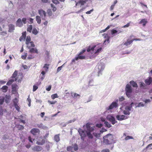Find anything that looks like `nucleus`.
<instances>
[{
  "mask_svg": "<svg viewBox=\"0 0 152 152\" xmlns=\"http://www.w3.org/2000/svg\"><path fill=\"white\" fill-rule=\"evenodd\" d=\"M83 127L85 129V131L82 130L81 129H79L78 130V132L81 136V139L83 140L84 137L87 136L89 143L92 144L94 143L96 141V139L94 138L93 135L91 133L94 130V126L92 124L88 123L86 125H84Z\"/></svg>",
  "mask_w": 152,
  "mask_h": 152,
  "instance_id": "obj_2",
  "label": "nucleus"
},
{
  "mask_svg": "<svg viewBox=\"0 0 152 152\" xmlns=\"http://www.w3.org/2000/svg\"><path fill=\"white\" fill-rule=\"evenodd\" d=\"M8 87L6 86H4L2 88V91L3 92H6L8 89Z\"/></svg>",
  "mask_w": 152,
  "mask_h": 152,
  "instance_id": "obj_41",
  "label": "nucleus"
},
{
  "mask_svg": "<svg viewBox=\"0 0 152 152\" xmlns=\"http://www.w3.org/2000/svg\"><path fill=\"white\" fill-rule=\"evenodd\" d=\"M96 67L98 69V76L100 75V74H102L101 72L105 68V65L104 63L100 62L98 64V65L96 66Z\"/></svg>",
  "mask_w": 152,
  "mask_h": 152,
  "instance_id": "obj_6",
  "label": "nucleus"
},
{
  "mask_svg": "<svg viewBox=\"0 0 152 152\" xmlns=\"http://www.w3.org/2000/svg\"><path fill=\"white\" fill-rule=\"evenodd\" d=\"M38 87L37 86L34 85L33 87V91H35L38 88Z\"/></svg>",
  "mask_w": 152,
  "mask_h": 152,
  "instance_id": "obj_57",
  "label": "nucleus"
},
{
  "mask_svg": "<svg viewBox=\"0 0 152 152\" xmlns=\"http://www.w3.org/2000/svg\"><path fill=\"white\" fill-rule=\"evenodd\" d=\"M122 31L120 30H116L113 29L111 30V34H118L120 33H121Z\"/></svg>",
  "mask_w": 152,
  "mask_h": 152,
  "instance_id": "obj_25",
  "label": "nucleus"
},
{
  "mask_svg": "<svg viewBox=\"0 0 152 152\" xmlns=\"http://www.w3.org/2000/svg\"><path fill=\"white\" fill-rule=\"evenodd\" d=\"M38 13L41 17L42 19L43 20H46V13L45 11L42 10H38Z\"/></svg>",
  "mask_w": 152,
  "mask_h": 152,
  "instance_id": "obj_8",
  "label": "nucleus"
},
{
  "mask_svg": "<svg viewBox=\"0 0 152 152\" xmlns=\"http://www.w3.org/2000/svg\"><path fill=\"white\" fill-rule=\"evenodd\" d=\"M40 131L38 129L33 128L31 131V132L34 135H36L39 133Z\"/></svg>",
  "mask_w": 152,
  "mask_h": 152,
  "instance_id": "obj_14",
  "label": "nucleus"
},
{
  "mask_svg": "<svg viewBox=\"0 0 152 152\" xmlns=\"http://www.w3.org/2000/svg\"><path fill=\"white\" fill-rule=\"evenodd\" d=\"M111 26H107V27L106 28H105L104 29V30H103L102 31H100V33H102V32H104L105 31H107V30Z\"/></svg>",
  "mask_w": 152,
  "mask_h": 152,
  "instance_id": "obj_47",
  "label": "nucleus"
},
{
  "mask_svg": "<svg viewBox=\"0 0 152 152\" xmlns=\"http://www.w3.org/2000/svg\"><path fill=\"white\" fill-rule=\"evenodd\" d=\"M51 97L52 99H54L55 98H58V96L57 94H54L52 95L51 96Z\"/></svg>",
  "mask_w": 152,
  "mask_h": 152,
  "instance_id": "obj_46",
  "label": "nucleus"
},
{
  "mask_svg": "<svg viewBox=\"0 0 152 152\" xmlns=\"http://www.w3.org/2000/svg\"><path fill=\"white\" fill-rule=\"evenodd\" d=\"M4 101V98L3 96L0 97V104H3Z\"/></svg>",
  "mask_w": 152,
  "mask_h": 152,
  "instance_id": "obj_45",
  "label": "nucleus"
},
{
  "mask_svg": "<svg viewBox=\"0 0 152 152\" xmlns=\"http://www.w3.org/2000/svg\"><path fill=\"white\" fill-rule=\"evenodd\" d=\"M31 40V39L30 37L29 36H27L26 39V44H27L28 43L30 42Z\"/></svg>",
  "mask_w": 152,
  "mask_h": 152,
  "instance_id": "obj_40",
  "label": "nucleus"
},
{
  "mask_svg": "<svg viewBox=\"0 0 152 152\" xmlns=\"http://www.w3.org/2000/svg\"><path fill=\"white\" fill-rule=\"evenodd\" d=\"M134 40L132 39L130 40L129 39L127 40V41L125 42H123L122 43V45H125L126 46H128L130 44H131L133 41Z\"/></svg>",
  "mask_w": 152,
  "mask_h": 152,
  "instance_id": "obj_16",
  "label": "nucleus"
},
{
  "mask_svg": "<svg viewBox=\"0 0 152 152\" xmlns=\"http://www.w3.org/2000/svg\"><path fill=\"white\" fill-rule=\"evenodd\" d=\"M147 23V20L146 19H142L139 22V24H142V26L144 27L145 26L146 24Z\"/></svg>",
  "mask_w": 152,
  "mask_h": 152,
  "instance_id": "obj_20",
  "label": "nucleus"
},
{
  "mask_svg": "<svg viewBox=\"0 0 152 152\" xmlns=\"http://www.w3.org/2000/svg\"><path fill=\"white\" fill-rule=\"evenodd\" d=\"M18 129L19 130H21L23 129L24 127L22 125H18Z\"/></svg>",
  "mask_w": 152,
  "mask_h": 152,
  "instance_id": "obj_49",
  "label": "nucleus"
},
{
  "mask_svg": "<svg viewBox=\"0 0 152 152\" xmlns=\"http://www.w3.org/2000/svg\"><path fill=\"white\" fill-rule=\"evenodd\" d=\"M85 3V1L83 0H80L76 3L75 6H81V5L84 4Z\"/></svg>",
  "mask_w": 152,
  "mask_h": 152,
  "instance_id": "obj_28",
  "label": "nucleus"
},
{
  "mask_svg": "<svg viewBox=\"0 0 152 152\" xmlns=\"http://www.w3.org/2000/svg\"><path fill=\"white\" fill-rule=\"evenodd\" d=\"M109 42V37H108L107 39H106L104 41V43L106 44L107 43L108 44Z\"/></svg>",
  "mask_w": 152,
  "mask_h": 152,
  "instance_id": "obj_55",
  "label": "nucleus"
},
{
  "mask_svg": "<svg viewBox=\"0 0 152 152\" xmlns=\"http://www.w3.org/2000/svg\"><path fill=\"white\" fill-rule=\"evenodd\" d=\"M52 1L53 3L55 4H58L59 2L57 0H52Z\"/></svg>",
  "mask_w": 152,
  "mask_h": 152,
  "instance_id": "obj_63",
  "label": "nucleus"
},
{
  "mask_svg": "<svg viewBox=\"0 0 152 152\" xmlns=\"http://www.w3.org/2000/svg\"><path fill=\"white\" fill-rule=\"evenodd\" d=\"M31 32L33 34L36 35L38 33L39 31L36 28H34Z\"/></svg>",
  "mask_w": 152,
  "mask_h": 152,
  "instance_id": "obj_36",
  "label": "nucleus"
},
{
  "mask_svg": "<svg viewBox=\"0 0 152 152\" xmlns=\"http://www.w3.org/2000/svg\"><path fill=\"white\" fill-rule=\"evenodd\" d=\"M118 106V104L116 102H113L112 104L108 107L106 108L107 110H109L112 109L114 108H116Z\"/></svg>",
  "mask_w": 152,
  "mask_h": 152,
  "instance_id": "obj_10",
  "label": "nucleus"
},
{
  "mask_svg": "<svg viewBox=\"0 0 152 152\" xmlns=\"http://www.w3.org/2000/svg\"><path fill=\"white\" fill-rule=\"evenodd\" d=\"M30 50L29 52L30 53H38L37 50L36 48H32L29 49Z\"/></svg>",
  "mask_w": 152,
  "mask_h": 152,
  "instance_id": "obj_26",
  "label": "nucleus"
},
{
  "mask_svg": "<svg viewBox=\"0 0 152 152\" xmlns=\"http://www.w3.org/2000/svg\"><path fill=\"white\" fill-rule=\"evenodd\" d=\"M143 101L145 102L146 104L150 103L151 102V100L149 99H146L145 100H143Z\"/></svg>",
  "mask_w": 152,
  "mask_h": 152,
  "instance_id": "obj_51",
  "label": "nucleus"
},
{
  "mask_svg": "<svg viewBox=\"0 0 152 152\" xmlns=\"http://www.w3.org/2000/svg\"><path fill=\"white\" fill-rule=\"evenodd\" d=\"M131 85L134 87H137V83L134 81H131L130 82Z\"/></svg>",
  "mask_w": 152,
  "mask_h": 152,
  "instance_id": "obj_34",
  "label": "nucleus"
},
{
  "mask_svg": "<svg viewBox=\"0 0 152 152\" xmlns=\"http://www.w3.org/2000/svg\"><path fill=\"white\" fill-rule=\"evenodd\" d=\"M47 13L49 16H51L52 15V12L50 9H48L47 10Z\"/></svg>",
  "mask_w": 152,
  "mask_h": 152,
  "instance_id": "obj_43",
  "label": "nucleus"
},
{
  "mask_svg": "<svg viewBox=\"0 0 152 152\" xmlns=\"http://www.w3.org/2000/svg\"><path fill=\"white\" fill-rule=\"evenodd\" d=\"M26 44L27 45V47L29 49H30L31 47H34L35 46L34 42L32 41L31 42Z\"/></svg>",
  "mask_w": 152,
  "mask_h": 152,
  "instance_id": "obj_27",
  "label": "nucleus"
},
{
  "mask_svg": "<svg viewBox=\"0 0 152 152\" xmlns=\"http://www.w3.org/2000/svg\"><path fill=\"white\" fill-rule=\"evenodd\" d=\"M7 34L6 31H3L0 32V34L3 36H5Z\"/></svg>",
  "mask_w": 152,
  "mask_h": 152,
  "instance_id": "obj_60",
  "label": "nucleus"
},
{
  "mask_svg": "<svg viewBox=\"0 0 152 152\" xmlns=\"http://www.w3.org/2000/svg\"><path fill=\"white\" fill-rule=\"evenodd\" d=\"M65 63L62 66H59V67H58V68H57V72H58L59 71H60L61 70V69L63 67V66H64V65Z\"/></svg>",
  "mask_w": 152,
  "mask_h": 152,
  "instance_id": "obj_50",
  "label": "nucleus"
},
{
  "mask_svg": "<svg viewBox=\"0 0 152 152\" xmlns=\"http://www.w3.org/2000/svg\"><path fill=\"white\" fill-rule=\"evenodd\" d=\"M107 118L113 125L117 122V121H116L115 118L112 115H108L107 117Z\"/></svg>",
  "mask_w": 152,
  "mask_h": 152,
  "instance_id": "obj_11",
  "label": "nucleus"
},
{
  "mask_svg": "<svg viewBox=\"0 0 152 152\" xmlns=\"http://www.w3.org/2000/svg\"><path fill=\"white\" fill-rule=\"evenodd\" d=\"M144 104L142 102H140L137 104V105L136 106V107H143L145 106Z\"/></svg>",
  "mask_w": 152,
  "mask_h": 152,
  "instance_id": "obj_39",
  "label": "nucleus"
},
{
  "mask_svg": "<svg viewBox=\"0 0 152 152\" xmlns=\"http://www.w3.org/2000/svg\"><path fill=\"white\" fill-rule=\"evenodd\" d=\"M36 125L37 126H36L41 129H45L46 128V127L44 125L42 124H36Z\"/></svg>",
  "mask_w": 152,
  "mask_h": 152,
  "instance_id": "obj_32",
  "label": "nucleus"
},
{
  "mask_svg": "<svg viewBox=\"0 0 152 152\" xmlns=\"http://www.w3.org/2000/svg\"><path fill=\"white\" fill-rule=\"evenodd\" d=\"M140 87L142 89H145L146 88V85L143 82H140Z\"/></svg>",
  "mask_w": 152,
  "mask_h": 152,
  "instance_id": "obj_31",
  "label": "nucleus"
},
{
  "mask_svg": "<svg viewBox=\"0 0 152 152\" xmlns=\"http://www.w3.org/2000/svg\"><path fill=\"white\" fill-rule=\"evenodd\" d=\"M48 102L51 104H54L56 103L57 102L56 101H51L50 100H48Z\"/></svg>",
  "mask_w": 152,
  "mask_h": 152,
  "instance_id": "obj_62",
  "label": "nucleus"
},
{
  "mask_svg": "<svg viewBox=\"0 0 152 152\" xmlns=\"http://www.w3.org/2000/svg\"><path fill=\"white\" fill-rule=\"evenodd\" d=\"M54 140L57 142L59 141L60 139L59 134L56 135L54 137Z\"/></svg>",
  "mask_w": 152,
  "mask_h": 152,
  "instance_id": "obj_35",
  "label": "nucleus"
},
{
  "mask_svg": "<svg viewBox=\"0 0 152 152\" xmlns=\"http://www.w3.org/2000/svg\"><path fill=\"white\" fill-rule=\"evenodd\" d=\"M104 142L106 144H110L116 142L115 140H114L113 136L109 134L103 137Z\"/></svg>",
  "mask_w": 152,
  "mask_h": 152,
  "instance_id": "obj_4",
  "label": "nucleus"
},
{
  "mask_svg": "<svg viewBox=\"0 0 152 152\" xmlns=\"http://www.w3.org/2000/svg\"><path fill=\"white\" fill-rule=\"evenodd\" d=\"M17 78H15V79H10L9 80V81L7 83V85L8 86H9L11 85L14 81H16L17 80Z\"/></svg>",
  "mask_w": 152,
  "mask_h": 152,
  "instance_id": "obj_29",
  "label": "nucleus"
},
{
  "mask_svg": "<svg viewBox=\"0 0 152 152\" xmlns=\"http://www.w3.org/2000/svg\"><path fill=\"white\" fill-rule=\"evenodd\" d=\"M12 92L13 93L15 94L17 93L18 89V86L16 84H13L12 85Z\"/></svg>",
  "mask_w": 152,
  "mask_h": 152,
  "instance_id": "obj_13",
  "label": "nucleus"
},
{
  "mask_svg": "<svg viewBox=\"0 0 152 152\" xmlns=\"http://www.w3.org/2000/svg\"><path fill=\"white\" fill-rule=\"evenodd\" d=\"M102 49V48H98V47L96 45L92 47L89 46L87 49V51L88 52H90L91 53L90 58H92L95 57L98 54Z\"/></svg>",
  "mask_w": 152,
  "mask_h": 152,
  "instance_id": "obj_3",
  "label": "nucleus"
},
{
  "mask_svg": "<svg viewBox=\"0 0 152 152\" xmlns=\"http://www.w3.org/2000/svg\"><path fill=\"white\" fill-rule=\"evenodd\" d=\"M131 139H133V137L131 136H128L125 138V140H126Z\"/></svg>",
  "mask_w": 152,
  "mask_h": 152,
  "instance_id": "obj_58",
  "label": "nucleus"
},
{
  "mask_svg": "<svg viewBox=\"0 0 152 152\" xmlns=\"http://www.w3.org/2000/svg\"><path fill=\"white\" fill-rule=\"evenodd\" d=\"M16 109L18 111H19L20 107L17 104L14 105Z\"/></svg>",
  "mask_w": 152,
  "mask_h": 152,
  "instance_id": "obj_59",
  "label": "nucleus"
},
{
  "mask_svg": "<svg viewBox=\"0 0 152 152\" xmlns=\"http://www.w3.org/2000/svg\"><path fill=\"white\" fill-rule=\"evenodd\" d=\"M45 142V140L42 136L38 137L36 143L38 145H43Z\"/></svg>",
  "mask_w": 152,
  "mask_h": 152,
  "instance_id": "obj_9",
  "label": "nucleus"
},
{
  "mask_svg": "<svg viewBox=\"0 0 152 152\" xmlns=\"http://www.w3.org/2000/svg\"><path fill=\"white\" fill-rule=\"evenodd\" d=\"M150 75V77L146 79L145 81V83L147 85L152 84V77Z\"/></svg>",
  "mask_w": 152,
  "mask_h": 152,
  "instance_id": "obj_15",
  "label": "nucleus"
},
{
  "mask_svg": "<svg viewBox=\"0 0 152 152\" xmlns=\"http://www.w3.org/2000/svg\"><path fill=\"white\" fill-rule=\"evenodd\" d=\"M83 127L85 129V131L82 130L81 129H79L78 130V132L81 136V139L83 140L84 137L87 136L89 143L92 144L94 143L96 141V139L94 138L93 135L91 133L94 130V126L92 124L88 123L86 125H84Z\"/></svg>",
  "mask_w": 152,
  "mask_h": 152,
  "instance_id": "obj_1",
  "label": "nucleus"
},
{
  "mask_svg": "<svg viewBox=\"0 0 152 152\" xmlns=\"http://www.w3.org/2000/svg\"><path fill=\"white\" fill-rule=\"evenodd\" d=\"M125 100L124 98L122 96H121L119 97V101L120 102H122Z\"/></svg>",
  "mask_w": 152,
  "mask_h": 152,
  "instance_id": "obj_56",
  "label": "nucleus"
},
{
  "mask_svg": "<svg viewBox=\"0 0 152 152\" xmlns=\"http://www.w3.org/2000/svg\"><path fill=\"white\" fill-rule=\"evenodd\" d=\"M42 148L41 146H36L32 148V150L35 151H39L42 150Z\"/></svg>",
  "mask_w": 152,
  "mask_h": 152,
  "instance_id": "obj_21",
  "label": "nucleus"
},
{
  "mask_svg": "<svg viewBox=\"0 0 152 152\" xmlns=\"http://www.w3.org/2000/svg\"><path fill=\"white\" fill-rule=\"evenodd\" d=\"M125 90L126 96L129 97H130L132 91L130 85L129 84H127L126 86Z\"/></svg>",
  "mask_w": 152,
  "mask_h": 152,
  "instance_id": "obj_7",
  "label": "nucleus"
},
{
  "mask_svg": "<svg viewBox=\"0 0 152 152\" xmlns=\"http://www.w3.org/2000/svg\"><path fill=\"white\" fill-rule=\"evenodd\" d=\"M32 25H30L28 26L27 28V31L31 33L32 31Z\"/></svg>",
  "mask_w": 152,
  "mask_h": 152,
  "instance_id": "obj_37",
  "label": "nucleus"
},
{
  "mask_svg": "<svg viewBox=\"0 0 152 152\" xmlns=\"http://www.w3.org/2000/svg\"><path fill=\"white\" fill-rule=\"evenodd\" d=\"M9 28L8 31L12 32L15 29V26L12 24H10L9 25Z\"/></svg>",
  "mask_w": 152,
  "mask_h": 152,
  "instance_id": "obj_19",
  "label": "nucleus"
},
{
  "mask_svg": "<svg viewBox=\"0 0 152 152\" xmlns=\"http://www.w3.org/2000/svg\"><path fill=\"white\" fill-rule=\"evenodd\" d=\"M86 56L84 55H82L81 54H78L77 56L75 57L76 60H78L79 59H85Z\"/></svg>",
  "mask_w": 152,
  "mask_h": 152,
  "instance_id": "obj_17",
  "label": "nucleus"
},
{
  "mask_svg": "<svg viewBox=\"0 0 152 152\" xmlns=\"http://www.w3.org/2000/svg\"><path fill=\"white\" fill-rule=\"evenodd\" d=\"M18 102V98L17 97L15 98L13 100V103L14 105L17 104Z\"/></svg>",
  "mask_w": 152,
  "mask_h": 152,
  "instance_id": "obj_44",
  "label": "nucleus"
},
{
  "mask_svg": "<svg viewBox=\"0 0 152 152\" xmlns=\"http://www.w3.org/2000/svg\"><path fill=\"white\" fill-rule=\"evenodd\" d=\"M26 37V32H24L23 33L22 36L20 37L19 40L20 41H24Z\"/></svg>",
  "mask_w": 152,
  "mask_h": 152,
  "instance_id": "obj_23",
  "label": "nucleus"
},
{
  "mask_svg": "<svg viewBox=\"0 0 152 152\" xmlns=\"http://www.w3.org/2000/svg\"><path fill=\"white\" fill-rule=\"evenodd\" d=\"M102 121H104V124H105V126L107 128H110L112 126V125L110 124L107 121H105V120L104 119H102Z\"/></svg>",
  "mask_w": 152,
  "mask_h": 152,
  "instance_id": "obj_24",
  "label": "nucleus"
},
{
  "mask_svg": "<svg viewBox=\"0 0 152 152\" xmlns=\"http://www.w3.org/2000/svg\"><path fill=\"white\" fill-rule=\"evenodd\" d=\"M128 103L127 102L125 101L123 103L122 105L123 106H126L125 107V110L123 111V113L125 115H129L130 113V111L131 110L133 105L134 104L133 102H132L129 105H127Z\"/></svg>",
  "mask_w": 152,
  "mask_h": 152,
  "instance_id": "obj_5",
  "label": "nucleus"
},
{
  "mask_svg": "<svg viewBox=\"0 0 152 152\" xmlns=\"http://www.w3.org/2000/svg\"><path fill=\"white\" fill-rule=\"evenodd\" d=\"M49 64H45L44 66L43 67V69L45 71H48L49 68Z\"/></svg>",
  "mask_w": 152,
  "mask_h": 152,
  "instance_id": "obj_38",
  "label": "nucleus"
},
{
  "mask_svg": "<svg viewBox=\"0 0 152 152\" xmlns=\"http://www.w3.org/2000/svg\"><path fill=\"white\" fill-rule=\"evenodd\" d=\"M116 118L119 121H122L127 118V116L124 115H118L116 116Z\"/></svg>",
  "mask_w": 152,
  "mask_h": 152,
  "instance_id": "obj_12",
  "label": "nucleus"
},
{
  "mask_svg": "<svg viewBox=\"0 0 152 152\" xmlns=\"http://www.w3.org/2000/svg\"><path fill=\"white\" fill-rule=\"evenodd\" d=\"M101 152H109V150L108 149H106L102 150Z\"/></svg>",
  "mask_w": 152,
  "mask_h": 152,
  "instance_id": "obj_64",
  "label": "nucleus"
},
{
  "mask_svg": "<svg viewBox=\"0 0 152 152\" xmlns=\"http://www.w3.org/2000/svg\"><path fill=\"white\" fill-rule=\"evenodd\" d=\"M74 149L75 151H76L78 150V146L76 144H75L73 146Z\"/></svg>",
  "mask_w": 152,
  "mask_h": 152,
  "instance_id": "obj_52",
  "label": "nucleus"
},
{
  "mask_svg": "<svg viewBox=\"0 0 152 152\" xmlns=\"http://www.w3.org/2000/svg\"><path fill=\"white\" fill-rule=\"evenodd\" d=\"M80 95L77 94L75 93L74 94L73 97L75 98H77V97H78V98L79 97Z\"/></svg>",
  "mask_w": 152,
  "mask_h": 152,
  "instance_id": "obj_53",
  "label": "nucleus"
},
{
  "mask_svg": "<svg viewBox=\"0 0 152 152\" xmlns=\"http://www.w3.org/2000/svg\"><path fill=\"white\" fill-rule=\"evenodd\" d=\"M17 72L16 71H15L13 74L12 77L13 79H15V78H16V77L17 75Z\"/></svg>",
  "mask_w": 152,
  "mask_h": 152,
  "instance_id": "obj_42",
  "label": "nucleus"
},
{
  "mask_svg": "<svg viewBox=\"0 0 152 152\" xmlns=\"http://www.w3.org/2000/svg\"><path fill=\"white\" fill-rule=\"evenodd\" d=\"M93 135L95 137V138L94 137V138L96 139V140L97 139H99L100 137L101 134H102L100 132L99 133L94 132L93 133Z\"/></svg>",
  "mask_w": 152,
  "mask_h": 152,
  "instance_id": "obj_22",
  "label": "nucleus"
},
{
  "mask_svg": "<svg viewBox=\"0 0 152 152\" xmlns=\"http://www.w3.org/2000/svg\"><path fill=\"white\" fill-rule=\"evenodd\" d=\"M16 25L19 27H21L23 26V23L20 18H19L16 21Z\"/></svg>",
  "mask_w": 152,
  "mask_h": 152,
  "instance_id": "obj_18",
  "label": "nucleus"
},
{
  "mask_svg": "<svg viewBox=\"0 0 152 152\" xmlns=\"http://www.w3.org/2000/svg\"><path fill=\"white\" fill-rule=\"evenodd\" d=\"M107 130L105 129L104 128H102L101 130L100 131V132L101 133V134H102L103 132H106L107 131Z\"/></svg>",
  "mask_w": 152,
  "mask_h": 152,
  "instance_id": "obj_54",
  "label": "nucleus"
},
{
  "mask_svg": "<svg viewBox=\"0 0 152 152\" xmlns=\"http://www.w3.org/2000/svg\"><path fill=\"white\" fill-rule=\"evenodd\" d=\"M93 80L92 79L90 80L88 82V84L90 86H92L93 85Z\"/></svg>",
  "mask_w": 152,
  "mask_h": 152,
  "instance_id": "obj_48",
  "label": "nucleus"
},
{
  "mask_svg": "<svg viewBox=\"0 0 152 152\" xmlns=\"http://www.w3.org/2000/svg\"><path fill=\"white\" fill-rule=\"evenodd\" d=\"M22 22L24 24H26V19L25 18H23L22 19Z\"/></svg>",
  "mask_w": 152,
  "mask_h": 152,
  "instance_id": "obj_61",
  "label": "nucleus"
},
{
  "mask_svg": "<svg viewBox=\"0 0 152 152\" xmlns=\"http://www.w3.org/2000/svg\"><path fill=\"white\" fill-rule=\"evenodd\" d=\"M10 99V96L9 95H6L5 98H4V100L5 102L7 103L9 102Z\"/></svg>",
  "mask_w": 152,
  "mask_h": 152,
  "instance_id": "obj_30",
  "label": "nucleus"
},
{
  "mask_svg": "<svg viewBox=\"0 0 152 152\" xmlns=\"http://www.w3.org/2000/svg\"><path fill=\"white\" fill-rule=\"evenodd\" d=\"M36 19L37 23L39 24H40L41 23V19L40 17L37 15L36 17Z\"/></svg>",
  "mask_w": 152,
  "mask_h": 152,
  "instance_id": "obj_33",
  "label": "nucleus"
}]
</instances>
